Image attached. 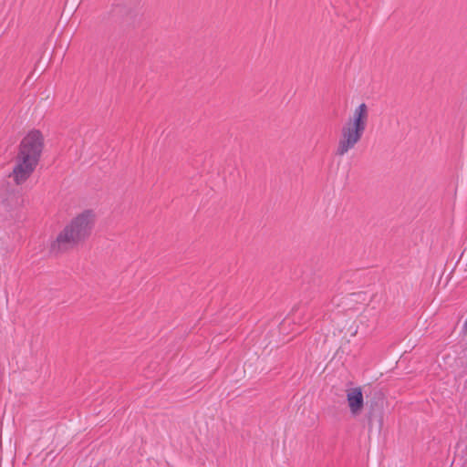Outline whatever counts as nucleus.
Returning a JSON list of instances; mask_svg holds the SVG:
<instances>
[{
	"instance_id": "nucleus-1",
	"label": "nucleus",
	"mask_w": 467,
	"mask_h": 467,
	"mask_svg": "<svg viewBox=\"0 0 467 467\" xmlns=\"http://www.w3.org/2000/svg\"><path fill=\"white\" fill-rule=\"evenodd\" d=\"M96 223L92 210H85L73 217L50 244V253L58 255L83 244L90 236Z\"/></svg>"
},
{
	"instance_id": "nucleus-2",
	"label": "nucleus",
	"mask_w": 467,
	"mask_h": 467,
	"mask_svg": "<svg viewBox=\"0 0 467 467\" xmlns=\"http://www.w3.org/2000/svg\"><path fill=\"white\" fill-rule=\"evenodd\" d=\"M44 148V137L33 130L21 140L16 164L10 177L16 185L23 184L36 170Z\"/></svg>"
},
{
	"instance_id": "nucleus-3",
	"label": "nucleus",
	"mask_w": 467,
	"mask_h": 467,
	"mask_svg": "<svg viewBox=\"0 0 467 467\" xmlns=\"http://www.w3.org/2000/svg\"><path fill=\"white\" fill-rule=\"evenodd\" d=\"M364 132L356 128H352L345 123L340 131V137L335 151L337 156H344L359 142Z\"/></svg>"
},
{
	"instance_id": "nucleus-4",
	"label": "nucleus",
	"mask_w": 467,
	"mask_h": 467,
	"mask_svg": "<svg viewBox=\"0 0 467 467\" xmlns=\"http://www.w3.org/2000/svg\"><path fill=\"white\" fill-rule=\"evenodd\" d=\"M368 121V108L366 103H361L355 109L352 117H350L346 123L352 128H356L365 133Z\"/></svg>"
},
{
	"instance_id": "nucleus-5",
	"label": "nucleus",
	"mask_w": 467,
	"mask_h": 467,
	"mask_svg": "<svg viewBox=\"0 0 467 467\" xmlns=\"http://www.w3.org/2000/svg\"><path fill=\"white\" fill-rule=\"evenodd\" d=\"M347 400L352 414H358L364 406L362 390L359 387L348 390Z\"/></svg>"
},
{
	"instance_id": "nucleus-6",
	"label": "nucleus",
	"mask_w": 467,
	"mask_h": 467,
	"mask_svg": "<svg viewBox=\"0 0 467 467\" xmlns=\"http://www.w3.org/2000/svg\"><path fill=\"white\" fill-rule=\"evenodd\" d=\"M375 422H377V428L380 431L383 427V413L381 410H371L368 411V425L369 431L372 430Z\"/></svg>"
},
{
	"instance_id": "nucleus-7",
	"label": "nucleus",
	"mask_w": 467,
	"mask_h": 467,
	"mask_svg": "<svg viewBox=\"0 0 467 467\" xmlns=\"http://www.w3.org/2000/svg\"><path fill=\"white\" fill-rule=\"evenodd\" d=\"M464 329H465V331H466V333H467V318H466V321H465V323H464Z\"/></svg>"
}]
</instances>
